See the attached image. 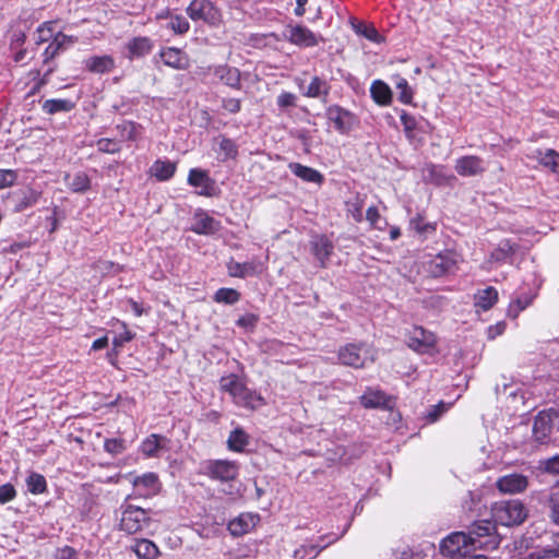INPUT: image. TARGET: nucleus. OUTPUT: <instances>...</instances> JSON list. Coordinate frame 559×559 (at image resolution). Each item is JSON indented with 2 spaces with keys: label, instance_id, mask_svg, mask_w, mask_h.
Segmentation results:
<instances>
[{
  "label": "nucleus",
  "instance_id": "f257e3e1",
  "mask_svg": "<svg viewBox=\"0 0 559 559\" xmlns=\"http://www.w3.org/2000/svg\"><path fill=\"white\" fill-rule=\"evenodd\" d=\"M219 390L227 393L238 407L255 411L266 404L265 399L258 391L248 388L246 381L236 373L221 377Z\"/></svg>",
  "mask_w": 559,
  "mask_h": 559
},
{
  "label": "nucleus",
  "instance_id": "f03ea898",
  "mask_svg": "<svg viewBox=\"0 0 559 559\" xmlns=\"http://www.w3.org/2000/svg\"><path fill=\"white\" fill-rule=\"evenodd\" d=\"M491 513L495 523L502 526L520 525L528 516L526 506L519 499L496 502Z\"/></svg>",
  "mask_w": 559,
  "mask_h": 559
},
{
  "label": "nucleus",
  "instance_id": "7ed1b4c3",
  "mask_svg": "<svg viewBox=\"0 0 559 559\" xmlns=\"http://www.w3.org/2000/svg\"><path fill=\"white\" fill-rule=\"evenodd\" d=\"M240 464L234 460L215 459L201 463L200 474L213 481L230 483L238 478Z\"/></svg>",
  "mask_w": 559,
  "mask_h": 559
},
{
  "label": "nucleus",
  "instance_id": "20e7f679",
  "mask_svg": "<svg viewBox=\"0 0 559 559\" xmlns=\"http://www.w3.org/2000/svg\"><path fill=\"white\" fill-rule=\"evenodd\" d=\"M151 525L150 510L133 504L121 506L119 528L127 534L143 532Z\"/></svg>",
  "mask_w": 559,
  "mask_h": 559
},
{
  "label": "nucleus",
  "instance_id": "39448f33",
  "mask_svg": "<svg viewBox=\"0 0 559 559\" xmlns=\"http://www.w3.org/2000/svg\"><path fill=\"white\" fill-rule=\"evenodd\" d=\"M338 362L354 369H362L372 361L370 348L366 342H350L337 349Z\"/></svg>",
  "mask_w": 559,
  "mask_h": 559
},
{
  "label": "nucleus",
  "instance_id": "423d86ee",
  "mask_svg": "<svg viewBox=\"0 0 559 559\" xmlns=\"http://www.w3.org/2000/svg\"><path fill=\"white\" fill-rule=\"evenodd\" d=\"M559 417V411L550 407L537 413L533 421V440L539 445H548L551 442L554 420Z\"/></svg>",
  "mask_w": 559,
  "mask_h": 559
},
{
  "label": "nucleus",
  "instance_id": "0eeeda50",
  "mask_svg": "<svg viewBox=\"0 0 559 559\" xmlns=\"http://www.w3.org/2000/svg\"><path fill=\"white\" fill-rule=\"evenodd\" d=\"M437 343L436 334L420 325H414L406 333L407 346L418 354H435L437 352Z\"/></svg>",
  "mask_w": 559,
  "mask_h": 559
},
{
  "label": "nucleus",
  "instance_id": "6e6552de",
  "mask_svg": "<svg viewBox=\"0 0 559 559\" xmlns=\"http://www.w3.org/2000/svg\"><path fill=\"white\" fill-rule=\"evenodd\" d=\"M283 38L299 48L316 47L324 41L321 35L301 24H287L283 31Z\"/></svg>",
  "mask_w": 559,
  "mask_h": 559
},
{
  "label": "nucleus",
  "instance_id": "1a4fd4ad",
  "mask_svg": "<svg viewBox=\"0 0 559 559\" xmlns=\"http://www.w3.org/2000/svg\"><path fill=\"white\" fill-rule=\"evenodd\" d=\"M469 547H475V538L464 532H454L440 543V552L447 557L462 558L466 556Z\"/></svg>",
  "mask_w": 559,
  "mask_h": 559
},
{
  "label": "nucleus",
  "instance_id": "9d476101",
  "mask_svg": "<svg viewBox=\"0 0 559 559\" xmlns=\"http://www.w3.org/2000/svg\"><path fill=\"white\" fill-rule=\"evenodd\" d=\"M187 14L192 21H202L209 25H217L222 20L219 9L210 0H192Z\"/></svg>",
  "mask_w": 559,
  "mask_h": 559
},
{
  "label": "nucleus",
  "instance_id": "9b49d317",
  "mask_svg": "<svg viewBox=\"0 0 559 559\" xmlns=\"http://www.w3.org/2000/svg\"><path fill=\"white\" fill-rule=\"evenodd\" d=\"M400 120L403 126L405 136L411 143H423L427 133V120L424 117H416L402 109Z\"/></svg>",
  "mask_w": 559,
  "mask_h": 559
},
{
  "label": "nucleus",
  "instance_id": "f8f14e48",
  "mask_svg": "<svg viewBox=\"0 0 559 559\" xmlns=\"http://www.w3.org/2000/svg\"><path fill=\"white\" fill-rule=\"evenodd\" d=\"M460 254L453 250H445L437 254L429 262V272L433 277H441L457 269Z\"/></svg>",
  "mask_w": 559,
  "mask_h": 559
},
{
  "label": "nucleus",
  "instance_id": "ddd939ff",
  "mask_svg": "<svg viewBox=\"0 0 559 559\" xmlns=\"http://www.w3.org/2000/svg\"><path fill=\"white\" fill-rule=\"evenodd\" d=\"M325 116L340 133H347L356 124V116L340 105H331L325 110Z\"/></svg>",
  "mask_w": 559,
  "mask_h": 559
},
{
  "label": "nucleus",
  "instance_id": "4468645a",
  "mask_svg": "<svg viewBox=\"0 0 559 559\" xmlns=\"http://www.w3.org/2000/svg\"><path fill=\"white\" fill-rule=\"evenodd\" d=\"M187 182L193 188H200L198 191L199 195L211 198L216 194V182L210 177L209 171L205 169L191 168L188 174Z\"/></svg>",
  "mask_w": 559,
  "mask_h": 559
},
{
  "label": "nucleus",
  "instance_id": "2eb2a0df",
  "mask_svg": "<svg viewBox=\"0 0 559 559\" xmlns=\"http://www.w3.org/2000/svg\"><path fill=\"white\" fill-rule=\"evenodd\" d=\"M76 43V37L67 35L63 32H57L52 40L41 53L43 64L51 66L52 61L62 53L68 47Z\"/></svg>",
  "mask_w": 559,
  "mask_h": 559
},
{
  "label": "nucleus",
  "instance_id": "dca6fc26",
  "mask_svg": "<svg viewBox=\"0 0 559 559\" xmlns=\"http://www.w3.org/2000/svg\"><path fill=\"white\" fill-rule=\"evenodd\" d=\"M131 484L134 488L135 495L141 498H150L157 495L162 489V483L158 475L153 472L144 473L141 476H135Z\"/></svg>",
  "mask_w": 559,
  "mask_h": 559
},
{
  "label": "nucleus",
  "instance_id": "f3484780",
  "mask_svg": "<svg viewBox=\"0 0 559 559\" xmlns=\"http://www.w3.org/2000/svg\"><path fill=\"white\" fill-rule=\"evenodd\" d=\"M310 250L313 257L318 260L321 269H326L329 260L334 252V245L332 240L324 234L316 235L310 240Z\"/></svg>",
  "mask_w": 559,
  "mask_h": 559
},
{
  "label": "nucleus",
  "instance_id": "a211bd4d",
  "mask_svg": "<svg viewBox=\"0 0 559 559\" xmlns=\"http://www.w3.org/2000/svg\"><path fill=\"white\" fill-rule=\"evenodd\" d=\"M359 402L367 409H391L393 407L392 397L380 389L367 388L362 395L359 396Z\"/></svg>",
  "mask_w": 559,
  "mask_h": 559
},
{
  "label": "nucleus",
  "instance_id": "6ab92c4d",
  "mask_svg": "<svg viewBox=\"0 0 559 559\" xmlns=\"http://www.w3.org/2000/svg\"><path fill=\"white\" fill-rule=\"evenodd\" d=\"M210 71L228 87L236 91L241 90V72L238 68L225 63L210 67Z\"/></svg>",
  "mask_w": 559,
  "mask_h": 559
},
{
  "label": "nucleus",
  "instance_id": "aec40b11",
  "mask_svg": "<svg viewBox=\"0 0 559 559\" xmlns=\"http://www.w3.org/2000/svg\"><path fill=\"white\" fill-rule=\"evenodd\" d=\"M259 520L260 516L255 513H240L228 522L227 530L233 536L240 537L250 533L255 527Z\"/></svg>",
  "mask_w": 559,
  "mask_h": 559
},
{
  "label": "nucleus",
  "instance_id": "412c9836",
  "mask_svg": "<svg viewBox=\"0 0 559 559\" xmlns=\"http://www.w3.org/2000/svg\"><path fill=\"white\" fill-rule=\"evenodd\" d=\"M26 39L27 36L25 32L21 29L14 31L10 37L9 50L15 63L26 64L27 61L32 59L25 47Z\"/></svg>",
  "mask_w": 559,
  "mask_h": 559
},
{
  "label": "nucleus",
  "instance_id": "4be33fe9",
  "mask_svg": "<svg viewBox=\"0 0 559 559\" xmlns=\"http://www.w3.org/2000/svg\"><path fill=\"white\" fill-rule=\"evenodd\" d=\"M454 168L462 177H474L485 171L483 158L477 155H465L457 158Z\"/></svg>",
  "mask_w": 559,
  "mask_h": 559
},
{
  "label": "nucleus",
  "instance_id": "5701e85b",
  "mask_svg": "<svg viewBox=\"0 0 559 559\" xmlns=\"http://www.w3.org/2000/svg\"><path fill=\"white\" fill-rule=\"evenodd\" d=\"M497 488L504 493H519L528 487V478L523 474L512 473L498 478Z\"/></svg>",
  "mask_w": 559,
  "mask_h": 559
},
{
  "label": "nucleus",
  "instance_id": "b1692460",
  "mask_svg": "<svg viewBox=\"0 0 559 559\" xmlns=\"http://www.w3.org/2000/svg\"><path fill=\"white\" fill-rule=\"evenodd\" d=\"M170 440L158 433H151L140 445V451L145 457H158L160 451L169 450Z\"/></svg>",
  "mask_w": 559,
  "mask_h": 559
},
{
  "label": "nucleus",
  "instance_id": "393cba45",
  "mask_svg": "<svg viewBox=\"0 0 559 559\" xmlns=\"http://www.w3.org/2000/svg\"><path fill=\"white\" fill-rule=\"evenodd\" d=\"M159 56L165 66L176 70H186L190 64L189 57L179 48H162L159 51Z\"/></svg>",
  "mask_w": 559,
  "mask_h": 559
},
{
  "label": "nucleus",
  "instance_id": "a878e982",
  "mask_svg": "<svg viewBox=\"0 0 559 559\" xmlns=\"http://www.w3.org/2000/svg\"><path fill=\"white\" fill-rule=\"evenodd\" d=\"M84 63L88 72L96 74L109 73L116 68L115 59L109 55L92 56Z\"/></svg>",
  "mask_w": 559,
  "mask_h": 559
},
{
  "label": "nucleus",
  "instance_id": "bb28decb",
  "mask_svg": "<svg viewBox=\"0 0 559 559\" xmlns=\"http://www.w3.org/2000/svg\"><path fill=\"white\" fill-rule=\"evenodd\" d=\"M177 170V164L169 159H156L150 170V176L154 177L157 181L170 180Z\"/></svg>",
  "mask_w": 559,
  "mask_h": 559
},
{
  "label": "nucleus",
  "instance_id": "cd10ccee",
  "mask_svg": "<svg viewBox=\"0 0 559 559\" xmlns=\"http://www.w3.org/2000/svg\"><path fill=\"white\" fill-rule=\"evenodd\" d=\"M154 48L153 40L147 36H138L130 39L127 44L128 57L130 59L141 58L148 53Z\"/></svg>",
  "mask_w": 559,
  "mask_h": 559
},
{
  "label": "nucleus",
  "instance_id": "c85d7f7f",
  "mask_svg": "<svg viewBox=\"0 0 559 559\" xmlns=\"http://www.w3.org/2000/svg\"><path fill=\"white\" fill-rule=\"evenodd\" d=\"M544 506L549 520L559 526V480H556L545 496Z\"/></svg>",
  "mask_w": 559,
  "mask_h": 559
},
{
  "label": "nucleus",
  "instance_id": "c756f323",
  "mask_svg": "<svg viewBox=\"0 0 559 559\" xmlns=\"http://www.w3.org/2000/svg\"><path fill=\"white\" fill-rule=\"evenodd\" d=\"M289 170L305 182L317 183L321 186L324 181V176L317 169L302 165L300 163H289Z\"/></svg>",
  "mask_w": 559,
  "mask_h": 559
},
{
  "label": "nucleus",
  "instance_id": "7c9ffc66",
  "mask_svg": "<svg viewBox=\"0 0 559 559\" xmlns=\"http://www.w3.org/2000/svg\"><path fill=\"white\" fill-rule=\"evenodd\" d=\"M64 182L68 189L73 193H85L92 187L90 176L85 171H76L73 175L67 174L64 176Z\"/></svg>",
  "mask_w": 559,
  "mask_h": 559
},
{
  "label": "nucleus",
  "instance_id": "2f4dec72",
  "mask_svg": "<svg viewBox=\"0 0 559 559\" xmlns=\"http://www.w3.org/2000/svg\"><path fill=\"white\" fill-rule=\"evenodd\" d=\"M498 290L493 286H488L474 295V306L478 310L488 311L498 302Z\"/></svg>",
  "mask_w": 559,
  "mask_h": 559
},
{
  "label": "nucleus",
  "instance_id": "473e14b6",
  "mask_svg": "<svg viewBox=\"0 0 559 559\" xmlns=\"http://www.w3.org/2000/svg\"><path fill=\"white\" fill-rule=\"evenodd\" d=\"M250 443V436L242 427L233 429L227 438V449L235 453H243Z\"/></svg>",
  "mask_w": 559,
  "mask_h": 559
},
{
  "label": "nucleus",
  "instance_id": "72a5a7b5",
  "mask_svg": "<svg viewBox=\"0 0 559 559\" xmlns=\"http://www.w3.org/2000/svg\"><path fill=\"white\" fill-rule=\"evenodd\" d=\"M519 248L520 246L511 239H502L491 251L490 259L498 263H504L515 254Z\"/></svg>",
  "mask_w": 559,
  "mask_h": 559
},
{
  "label": "nucleus",
  "instance_id": "f704fd0d",
  "mask_svg": "<svg viewBox=\"0 0 559 559\" xmlns=\"http://www.w3.org/2000/svg\"><path fill=\"white\" fill-rule=\"evenodd\" d=\"M409 226L420 238L427 239L436 234L438 224L437 222H427L423 214L417 213L411 218Z\"/></svg>",
  "mask_w": 559,
  "mask_h": 559
},
{
  "label": "nucleus",
  "instance_id": "c9c22d12",
  "mask_svg": "<svg viewBox=\"0 0 559 559\" xmlns=\"http://www.w3.org/2000/svg\"><path fill=\"white\" fill-rule=\"evenodd\" d=\"M131 549L139 559H157L160 556L158 546L146 538L136 539Z\"/></svg>",
  "mask_w": 559,
  "mask_h": 559
},
{
  "label": "nucleus",
  "instance_id": "e433bc0d",
  "mask_svg": "<svg viewBox=\"0 0 559 559\" xmlns=\"http://www.w3.org/2000/svg\"><path fill=\"white\" fill-rule=\"evenodd\" d=\"M41 193L32 189V188H27L23 191H21L20 193H14L13 194V198H14V209L16 212H22L33 205H35L39 198H40Z\"/></svg>",
  "mask_w": 559,
  "mask_h": 559
},
{
  "label": "nucleus",
  "instance_id": "4c0bfd02",
  "mask_svg": "<svg viewBox=\"0 0 559 559\" xmlns=\"http://www.w3.org/2000/svg\"><path fill=\"white\" fill-rule=\"evenodd\" d=\"M75 108V103L71 99L51 98L46 99L41 109L47 115H56L58 112H69Z\"/></svg>",
  "mask_w": 559,
  "mask_h": 559
},
{
  "label": "nucleus",
  "instance_id": "58836bf2",
  "mask_svg": "<svg viewBox=\"0 0 559 559\" xmlns=\"http://www.w3.org/2000/svg\"><path fill=\"white\" fill-rule=\"evenodd\" d=\"M330 88L331 86L326 80L314 75L312 76L307 91L304 93V96L309 98H325L330 93Z\"/></svg>",
  "mask_w": 559,
  "mask_h": 559
},
{
  "label": "nucleus",
  "instance_id": "ea45409f",
  "mask_svg": "<svg viewBox=\"0 0 559 559\" xmlns=\"http://www.w3.org/2000/svg\"><path fill=\"white\" fill-rule=\"evenodd\" d=\"M365 198L356 193L353 198L345 201V211L356 223L364 221Z\"/></svg>",
  "mask_w": 559,
  "mask_h": 559
},
{
  "label": "nucleus",
  "instance_id": "a19ab883",
  "mask_svg": "<svg viewBox=\"0 0 559 559\" xmlns=\"http://www.w3.org/2000/svg\"><path fill=\"white\" fill-rule=\"evenodd\" d=\"M228 275L231 277L245 278L248 275L257 273V264L254 262H237L230 260L227 263Z\"/></svg>",
  "mask_w": 559,
  "mask_h": 559
},
{
  "label": "nucleus",
  "instance_id": "79ce46f5",
  "mask_svg": "<svg viewBox=\"0 0 559 559\" xmlns=\"http://www.w3.org/2000/svg\"><path fill=\"white\" fill-rule=\"evenodd\" d=\"M370 93L373 100L381 106H386L392 100V92L388 84L382 81H374L371 84Z\"/></svg>",
  "mask_w": 559,
  "mask_h": 559
},
{
  "label": "nucleus",
  "instance_id": "37998d69",
  "mask_svg": "<svg viewBox=\"0 0 559 559\" xmlns=\"http://www.w3.org/2000/svg\"><path fill=\"white\" fill-rule=\"evenodd\" d=\"M219 227V223L207 214L197 217L195 224L191 228L198 235H209L215 233Z\"/></svg>",
  "mask_w": 559,
  "mask_h": 559
},
{
  "label": "nucleus",
  "instance_id": "c03bdc74",
  "mask_svg": "<svg viewBox=\"0 0 559 559\" xmlns=\"http://www.w3.org/2000/svg\"><path fill=\"white\" fill-rule=\"evenodd\" d=\"M536 158L538 163L550 169L552 173L559 174V153L552 148H548L545 152L537 151Z\"/></svg>",
  "mask_w": 559,
  "mask_h": 559
},
{
  "label": "nucleus",
  "instance_id": "a18cd8bd",
  "mask_svg": "<svg viewBox=\"0 0 559 559\" xmlns=\"http://www.w3.org/2000/svg\"><path fill=\"white\" fill-rule=\"evenodd\" d=\"M56 23V21H45L37 26L35 32V44L37 46L52 40L53 36L57 34V32H55Z\"/></svg>",
  "mask_w": 559,
  "mask_h": 559
},
{
  "label": "nucleus",
  "instance_id": "49530a36",
  "mask_svg": "<svg viewBox=\"0 0 559 559\" xmlns=\"http://www.w3.org/2000/svg\"><path fill=\"white\" fill-rule=\"evenodd\" d=\"M27 490L32 495H41L47 491V480L44 475L31 472L26 477Z\"/></svg>",
  "mask_w": 559,
  "mask_h": 559
},
{
  "label": "nucleus",
  "instance_id": "de8ad7c7",
  "mask_svg": "<svg viewBox=\"0 0 559 559\" xmlns=\"http://www.w3.org/2000/svg\"><path fill=\"white\" fill-rule=\"evenodd\" d=\"M495 531V525L490 521L474 522L467 535L475 538V546L479 543L480 537L489 536Z\"/></svg>",
  "mask_w": 559,
  "mask_h": 559
},
{
  "label": "nucleus",
  "instance_id": "09e8293b",
  "mask_svg": "<svg viewBox=\"0 0 559 559\" xmlns=\"http://www.w3.org/2000/svg\"><path fill=\"white\" fill-rule=\"evenodd\" d=\"M122 140L136 141L140 135L141 126L134 121H123L116 126Z\"/></svg>",
  "mask_w": 559,
  "mask_h": 559
},
{
  "label": "nucleus",
  "instance_id": "8fccbe9b",
  "mask_svg": "<svg viewBox=\"0 0 559 559\" xmlns=\"http://www.w3.org/2000/svg\"><path fill=\"white\" fill-rule=\"evenodd\" d=\"M240 293L235 288L222 287L214 294V301L225 305H234L240 300Z\"/></svg>",
  "mask_w": 559,
  "mask_h": 559
},
{
  "label": "nucleus",
  "instance_id": "3c124183",
  "mask_svg": "<svg viewBox=\"0 0 559 559\" xmlns=\"http://www.w3.org/2000/svg\"><path fill=\"white\" fill-rule=\"evenodd\" d=\"M218 145L219 152L223 154L222 160L236 159L238 157V145L233 139H229L227 136H221Z\"/></svg>",
  "mask_w": 559,
  "mask_h": 559
},
{
  "label": "nucleus",
  "instance_id": "603ef678",
  "mask_svg": "<svg viewBox=\"0 0 559 559\" xmlns=\"http://www.w3.org/2000/svg\"><path fill=\"white\" fill-rule=\"evenodd\" d=\"M444 169L442 165L427 164L424 170L427 173L430 182L441 186L448 180Z\"/></svg>",
  "mask_w": 559,
  "mask_h": 559
},
{
  "label": "nucleus",
  "instance_id": "864d4df0",
  "mask_svg": "<svg viewBox=\"0 0 559 559\" xmlns=\"http://www.w3.org/2000/svg\"><path fill=\"white\" fill-rule=\"evenodd\" d=\"M168 28L175 34L183 35L190 29V24L182 15H170Z\"/></svg>",
  "mask_w": 559,
  "mask_h": 559
},
{
  "label": "nucleus",
  "instance_id": "5fc2aeb1",
  "mask_svg": "<svg viewBox=\"0 0 559 559\" xmlns=\"http://www.w3.org/2000/svg\"><path fill=\"white\" fill-rule=\"evenodd\" d=\"M104 449L111 455L121 454L126 449V440L122 438H109L104 442Z\"/></svg>",
  "mask_w": 559,
  "mask_h": 559
},
{
  "label": "nucleus",
  "instance_id": "6e6d98bb",
  "mask_svg": "<svg viewBox=\"0 0 559 559\" xmlns=\"http://www.w3.org/2000/svg\"><path fill=\"white\" fill-rule=\"evenodd\" d=\"M97 150L102 153L106 154H116L121 151V145L118 141L108 139V138H102L97 140L96 142Z\"/></svg>",
  "mask_w": 559,
  "mask_h": 559
},
{
  "label": "nucleus",
  "instance_id": "4d7b16f0",
  "mask_svg": "<svg viewBox=\"0 0 559 559\" xmlns=\"http://www.w3.org/2000/svg\"><path fill=\"white\" fill-rule=\"evenodd\" d=\"M118 322L120 323L121 328L123 329V332H121L120 334H118L117 336L114 337L112 345H114V347L121 349V347L126 343L131 342L135 337V333L131 332L128 329V324L124 321H118Z\"/></svg>",
  "mask_w": 559,
  "mask_h": 559
},
{
  "label": "nucleus",
  "instance_id": "13d9d810",
  "mask_svg": "<svg viewBox=\"0 0 559 559\" xmlns=\"http://www.w3.org/2000/svg\"><path fill=\"white\" fill-rule=\"evenodd\" d=\"M396 90L399 91V100L403 104H411L413 100V91L408 85L406 79L401 78L396 83Z\"/></svg>",
  "mask_w": 559,
  "mask_h": 559
},
{
  "label": "nucleus",
  "instance_id": "bf43d9fd",
  "mask_svg": "<svg viewBox=\"0 0 559 559\" xmlns=\"http://www.w3.org/2000/svg\"><path fill=\"white\" fill-rule=\"evenodd\" d=\"M366 219L370 227L373 229L383 230L384 227L380 226V222L384 221L376 205H371L366 211Z\"/></svg>",
  "mask_w": 559,
  "mask_h": 559
},
{
  "label": "nucleus",
  "instance_id": "052dcab7",
  "mask_svg": "<svg viewBox=\"0 0 559 559\" xmlns=\"http://www.w3.org/2000/svg\"><path fill=\"white\" fill-rule=\"evenodd\" d=\"M448 411V406L440 402L437 405L431 406L425 415V419L428 424H433L440 419V417Z\"/></svg>",
  "mask_w": 559,
  "mask_h": 559
},
{
  "label": "nucleus",
  "instance_id": "680f3d73",
  "mask_svg": "<svg viewBox=\"0 0 559 559\" xmlns=\"http://www.w3.org/2000/svg\"><path fill=\"white\" fill-rule=\"evenodd\" d=\"M526 559H559V549L556 547H547L531 552Z\"/></svg>",
  "mask_w": 559,
  "mask_h": 559
},
{
  "label": "nucleus",
  "instance_id": "e2e57ef3",
  "mask_svg": "<svg viewBox=\"0 0 559 559\" xmlns=\"http://www.w3.org/2000/svg\"><path fill=\"white\" fill-rule=\"evenodd\" d=\"M297 96L292 92L283 91L276 98V104L278 108L285 109L289 107H296L297 105Z\"/></svg>",
  "mask_w": 559,
  "mask_h": 559
},
{
  "label": "nucleus",
  "instance_id": "0e129e2a",
  "mask_svg": "<svg viewBox=\"0 0 559 559\" xmlns=\"http://www.w3.org/2000/svg\"><path fill=\"white\" fill-rule=\"evenodd\" d=\"M16 489L10 483L0 486V503L5 504L16 498Z\"/></svg>",
  "mask_w": 559,
  "mask_h": 559
},
{
  "label": "nucleus",
  "instance_id": "69168bd1",
  "mask_svg": "<svg viewBox=\"0 0 559 559\" xmlns=\"http://www.w3.org/2000/svg\"><path fill=\"white\" fill-rule=\"evenodd\" d=\"M259 321V316L255 313H246L238 318L236 324L242 329L253 330Z\"/></svg>",
  "mask_w": 559,
  "mask_h": 559
},
{
  "label": "nucleus",
  "instance_id": "338daca9",
  "mask_svg": "<svg viewBox=\"0 0 559 559\" xmlns=\"http://www.w3.org/2000/svg\"><path fill=\"white\" fill-rule=\"evenodd\" d=\"M222 107L229 114H238L241 110V99L234 97H226L222 99Z\"/></svg>",
  "mask_w": 559,
  "mask_h": 559
},
{
  "label": "nucleus",
  "instance_id": "774afa93",
  "mask_svg": "<svg viewBox=\"0 0 559 559\" xmlns=\"http://www.w3.org/2000/svg\"><path fill=\"white\" fill-rule=\"evenodd\" d=\"M53 559H76V551L71 546L57 549Z\"/></svg>",
  "mask_w": 559,
  "mask_h": 559
}]
</instances>
